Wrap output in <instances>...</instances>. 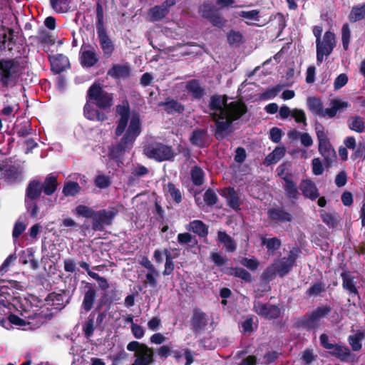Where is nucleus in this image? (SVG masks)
<instances>
[{"mask_svg": "<svg viewBox=\"0 0 365 365\" xmlns=\"http://www.w3.org/2000/svg\"><path fill=\"white\" fill-rule=\"evenodd\" d=\"M342 279V288L346 290L349 296H359V292L356 286L355 277L349 270H345L340 274Z\"/></svg>", "mask_w": 365, "mask_h": 365, "instance_id": "393cba45", "label": "nucleus"}, {"mask_svg": "<svg viewBox=\"0 0 365 365\" xmlns=\"http://www.w3.org/2000/svg\"><path fill=\"white\" fill-rule=\"evenodd\" d=\"M246 104L241 101H232L224 108L221 114L213 113L211 120L215 122V136L217 140L223 138L225 133L232 123L239 120L247 112Z\"/></svg>", "mask_w": 365, "mask_h": 365, "instance_id": "f257e3e1", "label": "nucleus"}, {"mask_svg": "<svg viewBox=\"0 0 365 365\" xmlns=\"http://www.w3.org/2000/svg\"><path fill=\"white\" fill-rule=\"evenodd\" d=\"M54 315V312L48 307H41L32 313L25 316L27 319L28 324H32L36 327H40L42 324L46 323L47 321L51 320Z\"/></svg>", "mask_w": 365, "mask_h": 365, "instance_id": "2eb2a0df", "label": "nucleus"}, {"mask_svg": "<svg viewBox=\"0 0 365 365\" xmlns=\"http://www.w3.org/2000/svg\"><path fill=\"white\" fill-rule=\"evenodd\" d=\"M167 192L170 194L173 201L179 204L181 202L182 197L180 190L176 187L173 182H168L167 185Z\"/></svg>", "mask_w": 365, "mask_h": 365, "instance_id": "680f3d73", "label": "nucleus"}, {"mask_svg": "<svg viewBox=\"0 0 365 365\" xmlns=\"http://www.w3.org/2000/svg\"><path fill=\"white\" fill-rule=\"evenodd\" d=\"M42 191L46 195H53L58 185L57 177L53 173L48 175L44 179L43 182H41Z\"/></svg>", "mask_w": 365, "mask_h": 365, "instance_id": "ea45409f", "label": "nucleus"}, {"mask_svg": "<svg viewBox=\"0 0 365 365\" xmlns=\"http://www.w3.org/2000/svg\"><path fill=\"white\" fill-rule=\"evenodd\" d=\"M45 302L46 306L51 307L50 309L52 311L55 310V312H58L69 303V298H66L65 291L61 293L51 292L45 298Z\"/></svg>", "mask_w": 365, "mask_h": 365, "instance_id": "aec40b11", "label": "nucleus"}, {"mask_svg": "<svg viewBox=\"0 0 365 365\" xmlns=\"http://www.w3.org/2000/svg\"><path fill=\"white\" fill-rule=\"evenodd\" d=\"M190 176L192 183L196 186H200L205 181V172L202 169L195 165L192 168L190 171Z\"/></svg>", "mask_w": 365, "mask_h": 365, "instance_id": "8fccbe9b", "label": "nucleus"}, {"mask_svg": "<svg viewBox=\"0 0 365 365\" xmlns=\"http://www.w3.org/2000/svg\"><path fill=\"white\" fill-rule=\"evenodd\" d=\"M84 283V282H82ZM83 301L81 305V309L86 313L92 312L98 297V289L95 284L85 282L83 290Z\"/></svg>", "mask_w": 365, "mask_h": 365, "instance_id": "ddd939ff", "label": "nucleus"}, {"mask_svg": "<svg viewBox=\"0 0 365 365\" xmlns=\"http://www.w3.org/2000/svg\"><path fill=\"white\" fill-rule=\"evenodd\" d=\"M185 90L190 94L192 100H200L206 93L205 89L201 86L200 81L197 79H192L187 81Z\"/></svg>", "mask_w": 365, "mask_h": 365, "instance_id": "2f4dec72", "label": "nucleus"}, {"mask_svg": "<svg viewBox=\"0 0 365 365\" xmlns=\"http://www.w3.org/2000/svg\"><path fill=\"white\" fill-rule=\"evenodd\" d=\"M262 245H265L268 252H274L276 250L281 247V240L276 237L266 238L264 237H261Z\"/></svg>", "mask_w": 365, "mask_h": 365, "instance_id": "603ef678", "label": "nucleus"}, {"mask_svg": "<svg viewBox=\"0 0 365 365\" xmlns=\"http://www.w3.org/2000/svg\"><path fill=\"white\" fill-rule=\"evenodd\" d=\"M95 185L100 189H105L110 186L112 182L109 176L103 174L98 175L94 180Z\"/></svg>", "mask_w": 365, "mask_h": 365, "instance_id": "774afa93", "label": "nucleus"}, {"mask_svg": "<svg viewBox=\"0 0 365 365\" xmlns=\"http://www.w3.org/2000/svg\"><path fill=\"white\" fill-rule=\"evenodd\" d=\"M326 291V284L322 281L314 283L309 289H307L305 294L309 297H317Z\"/></svg>", "mask_w": 365, "mask_h": 365, "instance_id": "3c124183", "label": "nucleus"}, {"mask_svg": "<svg viewBox=\"0 0 365 365\" xmlns=\"http://www.w3.org/2000/svg\"><path fill=\"white\" fill-rule=\"evenodd\" d=\"M240 263L252 272L256 271L260 264L258 259L255 257L252 258L242 257L240 260Z\"/></svg>", "mask_w": 365, "mask_h": 365, "instance_id": "e2e57ef3", "label": "nucleus"}, {"mask_svg": "<svg viewBox=\"0 0 365 365\" xmlns=\"http://www.w3.org/2000/svg\"><path fill=\"white\" fill-rule=\"evenodd\" d=\"M107 74L114 79L127 78L130 76V68L127 65L114 64Z\"/></svg>", "mask_w": 365, "mask_h": 365, "instance_id": "c9c22d12", "label": "nucleus"}, {"mask_svg": "<svg viewBox=\"0 0 365 365\" xmlns=\"http://www.w3.org/2000/svg\"><path fill=\"white\" fill-rule=\"evenodd\" d=\"M141 133V123L139 116L133 115L128 127L120 142L109 149L108 155L113 160L120 158L123 153L130 150Z\"/></svg>", "mask_w": 365, "mask_h": 365, "instance_id": "7ed1b4c3", "label": "nucleus"}, {"mask_svg": "<svg viewBox=\"0 0 365 365\" xmlns=\"http://www.w3.org/2000/svg\"><path fill=\"white\" fill-rule=\"evenodd\" d=\"M175 4V0H165L162 4L150 8L149 14L153 21H160L167 16L170 8Z\"/></svg>", "mask_w": 365, "mask_h": 365, "instance_id": "a878e982", "label": "nucleus"}, {"mask_svg": "<svg viewBox=\"0 0 365 365\" xmlns=\"http://www.w3.org/2000/svg\"><path fill=\"white\" fill-rule=\"evenodd\" d=\"M227 200L230 207L236 211L240 210V197L234 187H229L227 188Z\"/></svg>", "mask_w": 365, "mask_h": 365, "instance_id": "09e8293b", "label": "nucleus"}, {"mask_svg": "<svg viewBox=\"0 0 365 365\" xmlns=\"http://www.w3.org/2000/svg\"><path fill=\"white\" fill-rule=\"evenodd\" d=\"M208 323L209 317L203 310L198 307L193 309L190 319V326L195 335L202 334L206 329Z\"/></svg>", "mask_w": 365, "mask_h": 365, "instance_id": "f8f14e48", "label": "nucleus"}, {"mask_svg": "<svg viewBox=\"0 0 365 365\" xmlns=\"http://www.w3.org/2000/svg\"><path fill=\"white\" fill-rule=\"evenodd\" d=\"M225 273L229 276L239 278L245 283H251L254 280L252 274L247 269L242 267H227L225 270Z\"/></svg>", "mask_w": 365, "mask_h": 365, "instance_id": "f704fd0d", "label": "nucleus"}, {"mask_svg": "<svg viewBox=\"0 0 365 365\" xmlns=\"http://www.w3.org/2000/svg\"><path fill=\"white\" fill-rule=\"evenodd\" d=\"M118 214V210L115 207L96 211L93 221H92V229L94 231H103L106 226H109L113 223Z\"/></svg>", "mask_w": 365, "mask_h": 365, "instance_id": "9d476101", "label": "nucleus"}, {"mask_svg": "<svg viewBox=\"0 0 365 365\" xmlns=\"http://www.w3.org/2000/svg\"><path fill=\"white\" fill-rule=\"evenodd\" d=\"M309 110L314 115L320 117L334 118L337 112H341L349 106V103L339 99H333L331 101V108L324 109L322 100L317 97H309L307 100Z\"/></svg>", "mask_w": 365, "mask_h": 365, "instance_id": "39448f33", "label": "nucleus"}, {"mask_svg": "<svg viewBox=\"0 0 365 365\" xmlns=\"http://www.w3.org/2000/svg\"><path fill=\"white\" fill-rule=\"evenodd\" d=\"M351 38V31L349 24H344L341 28V41L343 48L345 51L349 49V42Z\"/></svg>", "mask_w": 365, "mask_h": 365, "instance_id": "0e129e2a", "label": "nucleus"}, {"mask_svg": "<svg viewBox=\"0 0 365 365\" xmlns=\"http://www.w3.org/2000/svg\"><path fill=\"white\" fill-rule=\"evenodd\" d=\"M267 214L268 220L274 224L291 222L293 220L292 215L282 207L269 208Z\"/></svg>", "mask_w": 365, "mask_h": 365, "instance_id": "412c9836", "label": "nucleus"}, {"mask_svg": "<svg viewBox=\"0 0 365 365\" xmlns=\"http://www.w3.org/2000/svg\"><path fill=\"white\" fill-rule=\"evenodd\" d=\"M329 350V354L342 362L354 363L358 361L356 354L351 353L349 348L341 344H333V347Z\"/></svg>", "mask_w": 365, "mask_h": 365, "instance_id": "6ab92c4d", "label": "nucleus"}, {"mask_svg": "<svg viewBox=\"0 0 365 365\" xmlns=\"http://www.w3.org/2000/svg\"><path fill=\"white\" fill-rule=\"evenodd\" d=\"M80 190L81 187L77 182L68 181L65 182L62 192L65 196H75Z\"/></svg>", "mask_w": 365, "mask_h": 365, "instance_id": "5fc2aeb1", "label": "nucleus"}, {"mask_svg": "<svg viewBox=\"0 0 365 365\" xmlns=\"http://www.w3.org/2000/svg\"><path fill=\"white\" fill-rule=\"evenodd\" d=\"M98 60L94 48L89 43H83L79 53L81 65L83 68H91L98 62Z\"/></svg>", "mask_w": 365, "mask_h": 365, "instance_id": "dca6fc26", "label": "nucleus"}, {"mask_svg": "<svg viewBox=\"0 0 365 365\" xmlns=\"http://www.w3.org/2000/svg\"><path fill=\"white\" fill-rule=\"evenodd\" d=\"M199 13L203 19H207L213 26L222 29L227 20L220 14L218 9L209 1H204L199 7Z\"/></svg>", "mask_w": 365, "mask_h": 365, "instance_id": "1a4fd4ad", "label": "nucleus"}, {"mask_svg": "<svg viewBox=\"0 0 365 365\" xmlns=\"http://www.w3.org/2000/svg\"><path fill=\"white\" fill-rule=\"evenodd\" d=\"M163 254L165 256V269L163 272V274L164 276H168L172 274L174 270L175 264L173 260V257H172L170 251L168 249H165L163 250Z\"/></svg>", "mask_w": 365, "mask_h": 365, "instance_id": "4d7b16f0", "label": "nucleus"}, {"mask_svg": "<svg viewBox=\"0 0 365 365\" xmlns=\"http://www.w3.org/2000/svg\"><path fill=\"white\" fill-rule=\"evenodd\" d=\"M130 112L129 103L126 100L123 101L122 104L116 106V113L120 117L115 130V134L117 137L120 136L125 130L130 118Z\"/></svg>", "mask_w": 365, "mask_h": 365, "instance_id": "a211bd4d", "label": "nucleus"}, {"mask_svg": "<svg viewBox=\"0 0 365 365\" xmlns=\"http://www.w3.org/2000/svg\"><path fill=\"white\" fill-rule=\"evenodd\" d=\"M19 168L13 165L0 163V180L8 183H14L21 176Z\"/></svg>", "mask_w": 365, "mask_h": 365, "instance_id": "5701e85b", "label": "nucleus"}, {"mask_svg": "<svg viewBox=\"0 0 365 365\" xmlns=\"http://www.w3.org/2000/svg\"><path fill=\"white\" fill-rule=\"evenodd\" d=\"M83 113L85 117L90 120L103 122L108 118L106 113L98 108H94L92 104L88 101L83 107Z\"/></svg>", "mask_w": 365, "mask_h": 365, "instance_id": "473e14b6", "label": "nucleus"}, {"mask_svg": "<svg viewBox=\"0 0 365 365\" xmlns=\"http://www.w3.org/2000/svg\"><path fill=\"white\" fill-rule=\"evenodd\" d=\"M29 43L32 46L38 45H50L55 44V40L52 35L46 29H40L36 36H30L29 37Z\"/></svg>", "mask_w": 365, "mask_h": 365, "instance_id": "c756f323", "label": "nucleus"}, {"mask_svg": "<svg viewBox=\"0 0 365 365\" xmlns=\"http://www.w3.org/2000/svg\"><path fill=\"white\" fill-rule=\"evenodd\" d=\"M299 189L303 196L311 200H317L320 195L315 182L311 179L302 180L299 184Z\"/></svg>", "mask_w": 365, "mask_h": 365, "instance_id": "cd10ccee", "label": "nucleus"}, {"mask_svg": "<svg viewBox=\"0 0 365 365\" xmlns=\"http://www.w3.org/2000/svg\"><path fill=\"white\" fill-rule=\"evenodd\" d=\"M349 20L355 23L365 19V3L352 7L349 14Z\"/></svg>", "mask_w": 365, "mask_h": 365, "instance_id": "49530a36", "label": "nucleus"}, {"mask_svg": "<svg viewBox=\"0 0 365 365\" xmlns=\"http://www.w3.org/2000/svg\"><path fill=\"white\" fill-rule=\"evenodd\" d=\"M217 239L223 244L227 252H233L236 250L235 241L225 231H218Z\"/></svg>", "mask_w": 365, "mask_h": 365, "instance_id": "37998d69", "label": "nucleus"}, {"mask_svg": "<svg viewBox=\"0 0 365 365\" xmlns=\"http://www.w3.org/2000/svg\"><path fill=\"white\" fill-rule=\"evenodd\" d=\"M76 214L79 216H82L85 218H91L92 221H93L95 215L96 211L94 210L92 207L84 205H79L76 207Z\"/></svg>", "mask_w": 365, "mask_h": 365, "instance_id": "6e6d98bb", "label": "nucleus"}, {"mask_svg": "<svg viewBox=\"0 0 365 365\" xmlns=\"http://www.w3.org/2000/svg\"><path fill=\"white\" fill-rule=\"evenodd\" d=\"M347 125L350 130L358 133L365 132V120L359 115L351 116L347 120Z\"/></svg>", "mask_w": 365, "mask_h": 365, "instance_id": "c03bdc74", "label": "nucleus"}, {"mask_svg": "<svg viewBox=\"0 0 365 365\" xmlns=\"http://www.w3.org/2000/svg\"><path fill=\"white\" fill-rule=\"evenodd\" d=\"M283 189L287 197L290 200H297L300 194L297 183L292 179V174L287 173L283 178Z\"/></svg>", "mask_w": 365, "mask_h": 365, "instance_id": "c85d7f7f", "label": "nucleus"}, {"mask_svg": "<svg viewBox=\"0 0 365 365\" xmlns=\"http://www.w3.org/2000/svg\"><path fill=\"white\" fill-rule=\"evenodd\" d=\"M96 32L103 56L106 59L111 58L115 51V45L108 35L106 28L97 29Z\"/></svg>", "mask_w": 365, "mask_h": 365, "instance_id": "4468645a", "label": "nucleus"}, {"mask_svg": "<svg viewBox=\"0 0 365 365\" xmlns=\"http://www.w3.org/2000/svg\"><path fill=\"white\" fill-rule=\"evenodd\" d=\"M336 46L335 35L329 31H326L323 36V40L316 43L317 51L329 56Z\"/></svg>", "mask_w": 365, "mask_h": 365, "instance_id": "4be33fe9", "label": "nucleus"}, {"mask_svg": "<svg viewBox=\"0 0 365 365\" xmlns=\"http://www.w3.org/2000/svg\"><path fill=\"white\" fill-rule=\"evenodd\" d=\"M159 106L163 107L168 114H181L185 111V106L177 100L168 98L164 102L159 103Z\"/></svg>", "mask_w": 365, "mask_h": 365, "instance_id": "72a5a7b5", "label": "nucleus"}, {"mask_svg": "<svg viewBox=\"0 0 365 365\" xmlns=\"http://www.w3.org/2000/svg\"><path fill=\"white\" fill-rule=\"evenodd\" d=\"M281 89L282 86L279 85H277L272 88H269L266 89L264 92L260 93L259 99L262 101H267L269 99H272L278 95Z\"/></svg>", "mask_w": 365, "mask_h": 365, "instance_id": "052dcab7", "label": "nucleus"}, {"mask_svg": "<svg viewBox=\"0 0 365 365\" xmlns=\"http://www.w3.org/2000/svg\"><path fill=\"white\" fill-rule=\"evenodd\" d=\"M51 8L58 13H65L68 10L71 0H49Z\"/></svg>", "mask_w": 365, "mask_h": 365, "instance_id": "13d9d810", "label": "nucleus"}, {"mask_svg": "<svg viewBox=\"0 0 365 365\" xmlns=\"http://www.w3.org/2000/svg\"><path fill=\"white\" fill-rule=\"evenodd\" d=\"M48 60L51 69L56 74H60L71 66L68 58L62 53L49 56Z\"/></svg>", "mask_w": 365, "mask_h": 365, "instance_id": "b1692460", "label": "nucleus"}, {"mask_svg": "<svg viewBox=\"0 0 365 365\" xmlns=\"http://www.w3.org/2000/svg\"><path fill=\"white\" fill-rule=\"evenodd\" d=\"M365 338V331L358 330L354 335L348 337V341L354 351H359L362 347L361 341Z\"/></svg>", "mask_w": 365, "mask_h": 365, "instance_id": "de8ad7c7", "label": "nucleus"}, {"mask_svg": "<svg viewBox=\"0 0 365 365\" xmlns=\"http://www.w3.org/2000/svg\"><path fill=\"white\" fill-rule=\"evenodd\" d=\"M277 274V271L275 268L274 264H271L267 267L261 275V279L262 282L268 283L272 279H274L276 274Z\"/></svg>", "mask_w": 365, "mask_h": 365, "instance_id": "338daca9", "label": "nucleus"}, {"mask_svg": "<svg viewBox=\"0 0 365 365\" xmlns=\"http://www.w3.org/2000/svg\"><path fill=\"white\" fill-rule=\"evenodd\" d=\"M300 253L301 250L299 247H293L289 251L287 257H282L277 263L274 264L279 277H283L290 272Z\"/></svg>", "mask_w": 365, "mask_h": 365, "instance_id": "9b49d317", "label": "nucleus"}, {"mask_svg": "<svg viewBox=\"0 0 365 365\" xmlns=\"http://www.w3.org/2000/svg\"><path fill=\"white\" fill-rule=\"evenodd\" d=\"M143 348L145 351L140 354H135L136 359L132 365H150L154 362L153 349L148 346H143Z\"/></svg>", "mask_w": 365, "mask_h": 365, "instance_id": "58836bf2", "label": "nucleus"}, {"mask_svg": "<svg viewBox=\"0 0 365 365\" xmlns=\"http://www.w3.org/2000/svg\"><path fill=\"white\" fill-rule=\"evenodd\" d=\"M143 151L148 158L158 162L170 160L174 158L172 148L162 143L151 142L144 147Z\"/></svg>", "mask_w": 365, "mask_h": 365, "instance_id": "6e6552de", "label": "nucleus"}, {"mask_svg": "<svg viewBox=\"0 0 365 365\" xmlns=\"http://www.w3.org/2000/svg\"><path fill=\"white\" fill-rule=\"evenodd\" d=\"M320 319L312 311L309 316H303L299 321V326L307 330H313L320 327Z\"/></svg>", "mask_w": 365, "mask_h": 365, "instance_id": "e433bc0d", "label": "nucleus"}, {"mask_svg": "<svg viewBox=\"0 0 365 365\" xmlns=\"http://www.w3.org/2000/svg\"><path fill=\"white\" fill-rule=\"evenodd\" d=\"M177 238L180 245H187L190 247H195L198 243L196 237L189 232L180 233L178 235Z\"/></svg>", "mask_w": 365, "mask_h": 365, "instance_id": "864d4df0", "label": "nucleus"}, {"mask_svg": "<svg viewBox=\"0 0 365 365\" xmlns=\"http://www.w3.org/2000/svg\"><path fill=\"white\" fill-rule=\"evenodd\" d=\"M285 153L286 149L284 147L277 146L265 157L263 163L266 166L276 164L285 155Z\"/></svg>", "mask_w": 365, "mask_h": 365, "instance_id": "a19ab883", "label": "nucleus"}, {"mask_svg": "<svg viewBox=\"0 0 365 365\" xmlns=\"http://www.w3.org/2000/svg\"><path fill=\"white\" fill-rule=\"evenodd\" d=\"M254 310L258 315L267 319H276L281 315V309L278 306L259 301L255 302Z\"/></svg>", "mask_w": 365, "mask_h": 365, "instance_id": "f3484780", "label": "nucleus"}, {"mask_svg": "<svg viewBox=\"0 0 365 365\" xmlns=\"http://www.w3.org/2000/svg\"><path fill=\"white\" fill-rule=\"evenodd\" d=\"M208 108L210 111H205V113H208L210 118L213 113L216 114H221L222 113L225 108L222 105V97L220 95L215 94L210 97Z\"/></svg>", "mask_w": 365, "mask_h": 365, "instance_id": "a18cd8bd", "label": "nucleus"}, {"mask_svg": "<svg viewBox=\"0 0 365 365\" xmlns=\"http://www.w3.org/2000/svg\"><path fill=\"white\" fill-rule=\"evenodd\" d=\"M190 142L192 145L200 148L208 147L210 139L207 130L202 128L195 129L190 136Z\"/></svg>", "mask_w": 365, "mask_h": 365, "instance_id": "bb28decb", "label": "nucleus"}, {"mask_svg": "<svg viewBox=\"0 0 365 365\" xmlns=\"http://www.w3.org/2000/svg\"><path fill=\"white\" fill-rule=\"evenodd\" d=\"M115 300V298L109 297L107 292H104L97 302V306L94 310L90 312L85 322L82 324V331L84 336L89 339L93 334L94 331L98 327L95 322L96 315L99 309H102L103 307L108 304L109 306Z\"/></svg>", "mask_w": 365, "mask_h": 365, "instance_id": "0eeeda50", "label": "nucleus"}, {"mask_svg": "<svg viewBox=\"0 0 365 365\" xmlns=\"http://www.w3.org/2000/svg\"><path fill=\"white\" fill-rule=\"evenodd\" d=\"M113 94L105 91L98 83H93L87 91L86 100L97 108L108 112L113 105Z\"/></svg>", "mask_w": 365, "mask_h": 365, "instance_id": "20e7f679", "label": "nucleus"}, {"mask_svg": "<svg viewBox=\"0 0 365 365\" xmlns=\"http://www.w3.org/2000/svg\"><path fill=\"white\" fill-rule=\"evenodd\" d=\"M0 304L6 307L11 304V300L13 297L9 292H13L12 289L7 287H2L0 289Z\"/></svg>", "mask_w": 365, "mask_h": 365, "instance_id": "69168bd1", "label": "nucleus"}, {"mask_svg": "<svg viewBox=\"0 0 365 365\" xmlns=\"http://www.w3.org/2000/svg\"><path fill=\"white\" fill-rule=\"evenodd\" d=\"M96 30L99 29H103L106 28L105 24H104V11L103 5L100 0H98L96 3Z\"/></svg>", "mask_w": 365, "mask_h": 365, "instance_id": "bf43d9fd", "label": "nucleus"}, {"mask_svg": "<svg viewBox=\"0 0 365 365\" xmlns=\"http://www.w3.org/2000/svg\"><path fill=\"white\" fill-rule=\"evenodd\" d=\"M186 229L200 237H207L208 235V226L202 220H195L191 221L187 225Z\"/></svg>", "mask_w": 365, "mask_h": 365, "instance_id": "4c0bfd02", "label": "nucleus"}, {"mask_svg": "<svg viewBox=\"0 0 365 365\" xmlns=\"http://www.w3.org/2000/svg\"><path fill=\"white\" fill-rule=\"evenodd\" d=\"M316 134L319 141V152L324 158V165L330 168L336 159V154L322 124L316 125Z\"/></svg>", "mask_w": 365, "mask_h": 365, "instance_id": "423d86ee", "label": "nucleus"}, {"mask_svg": "<svg viewBox=\"0 0 365 365\" xmlns=\"http://www.w3.org/2000/svg\"><path fill=\"white\" fill-rule=\"evenodd\" d=\"M41 182L39 180H31L26 188L25 200H36L42 193Z\"/></svg>", "mask_w": 365, "mask_h": 365, "instance_id": "7c9ffc66", "label": "nucleus"}, {"mask_svg": "<svg viewBox=\"0 0 365 365\" xmlns=\"http://www.w3.org/2000/svg\"><path fill=\"white\" fill-rule=\"evenodd\" d=\"M21 57L0 59V88L14 86L26 68Z\"/></svg>", "mask_w": 365, "mask_h": 365, "instance_id": "f03ea898", "label": "nucleus"}, {"mask_svg": "<svg viewBox=\"0 0 365 365\" xmlns=\"http://www.w3.org/2000/svg\"><path fill=\"white\" fill-rule=\"evenodd\" d=\"M33 247L27 248L20 255V262L24 264H29L31 269H36L38 267V262L35 259Z\"/></svg>", "mask_w": 365, "mask_h": 365, "instance_id": "79ce46f5", "label": "nucleus"}]
</instances>
